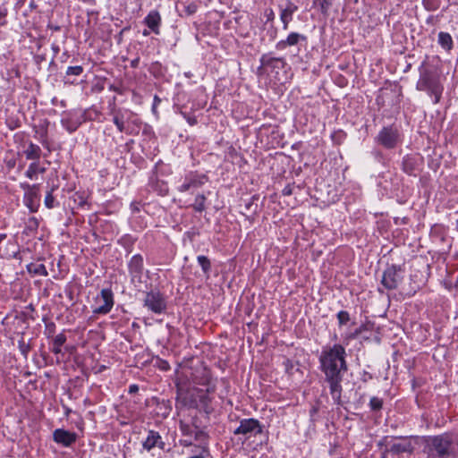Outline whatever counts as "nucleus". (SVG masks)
<instances>
[{"instance_id": "obj_1", "label": "nucleus", "mask_w": 458, "mask_h": 458, "mask_svg": "<svg viewBox=\"0 0 458 458\" xmlns=\"http://www.w3.org/2000/svg\"><path fill=\"white\" fill-rule=\"evenodd\" d=\"M345 349L341 344L326 346L319 356L321 370L330 385V393L335 401L341 398L342 373L347 370Z\"/></svg>"}, {"instance_id": "obj_2", "label": "nucleus", "mask_w": 458, "mask_h": 458, "mask_svg": "<svg viewBox=\"0 0 458 458\" xmlns=\"http://www.w3.org/2000/svg\"><path fill=\"white\" fill-rule=\"evenodd\" d=\"M425 452L429 458H455L458 455V435L442 434L425 440Z\"/></svg>"}, {"instance_id": "obj_3", "label": "nucleus", "mask_w": 458, "mask_h": 458, "mask_svg": "<svg viewBox=\"0 0 458 458\" xmlns=\"http://www.w3.org/2000/svg\"><path fill=\"white\" fill-rule=\"evenodd\" d=\"M417 89L428 91L433 95L435 97L434 103H437L440 100L443 91V87L440 85L438 78L427 71L421 73L417 83Z\"/></svg>"}, {"instance_id": "obj_4", "label": "nucleus", "mask_w": 458, "mask_h": 458, "mask_svg": "<svg viewBox=\"0 0 458 458\" xmlns=\"http://www.w3.org/2000/svg\"><path fill=\"white\" fill-rule=\"evenodd\" d=\"M114 306V296L110 289H102L94 299L92 312L105 315L110 312Z\"/></svg>"}, {"instance_id": "obj_5", "label": "nucleus", "mask_w": 458, "mask_h": 458, "mask_svg": "<svg viewBox=\"0 0 458 458\" xmlns=\"http://www.w3.org/2000/svg\"><path fill=\"white\" fill-rule=\"evenodd\" d=\"M144 307L155 314H161L166 310V301L164 295L158 291L148 292L143 300Z\"/></svg>"}, {"instance_id": "obj_6", "label": "nucleus", "mask_w": 458, "mask_h": 458, "mask_svg": "<svg viewBox=\"0 0 458 458\" xmlns=\"http://www.w3.org/2000/svg\"><path fill=\"white\" fill-rule=\"evenodd\" d=\"M387 445L388 448L382 454V458H394L396 454L413 451L411 441L408 438H394Z\"/></svg>"}, {"instance_id": "obj_7", "label": "nucleus", "mask_w": 458, "mask_h": 458, "mask_svg": "<svg viewBox=\"0 0 458 458\" xmlns=\"http://www.w3.org/2000/svg\"><path fill=\"white\" fill-rule=\"evenodd\" d=\"M262 432V427L259 420L255 419H244L240 421V425L234 429V435H243L245 438L256 436Z\"/></svg>"}, {"instance_id": "obj_8", "label": "nucleus", "mask_w": 458, "mask_h": 458, "mask_svg": "<svg viewBox=\"0 0 458 458\" xmlns=\"http://www.w3.org/2000/svg\"><path fill=\"white\" fill-rule=\"evenodd\" d=\"M403 279V272L400 267L391 266L387 267L382 276L381 283L388 290L395 289Z\"/></svg>"}, {"instance_id": "obj_9", "label": "nucleus", "mask_w": 458, "mask_h": 458, "mask_svg": "<svg viewBox=\"0 0 458 458\" xmlns=\"http://www.w3.org/2000/svg\"><path fill=\"white\" fill-rule=\"evenodd\" d=\"M207 181L206 175L191 172L186 174L183 182L179 186L178 190L181 192L194 191L205 184Z\"/></svg>"}, {"instance_id": "obj_10", "label": "nucleus", "mask_w": 458, "mask_h": 458, "mask_svg": "<svg viewBox=\"0 0 458 458\" xmlns=\"http://www.w3.org/2000/svg\"><path fill=\"white\" fill-rule=\"evenodd\" d=\"M377 139L385 148H392L396 145L399 136L397 130L393 127H386L378 133Z\"/></svg>"}, {"instance_id": "obj_11", "label": "nucleus", "mask_w": 458, "mask_h": 458, "mask_svg": "<svg viewBox=\"0 0 458 458\" xmlns=\"http://www.w3.org/2000/svg\"><path fill=\"white\" fill-rule=\"evenodd\" d=\"M40 203V196L38 185H27V191L24 195V204L30 212H37Z\"/></svg>"}, {"instance_id": "obj_12", "label": "nucleus", "mask_w": 458, "mask_h": 458, "mask_svg": "<svg viewBox=\"0 0 458 458\" xmlns=\"http://www.w3.org/2000/svg\"><path fill=\"white\" fill-rule=\"evenodd\" d=\"M53 438L57 444L63 445L64 446H70L76 441L77 435L68 430L57 428L53 433Z\"/></svg>"}, {"instance_id": "obj_13", "label": "nucleus", "mask_w": 458, "mask_h": 458, "mask_svg": "<svg viewBox=\"0 0 458 458\" xmlns=\"http://www.w3.org/2000/svg\"><path fill=\"white\" fill-rule=\"evenodd\" d=\"M144 23L155 34L158 35L160 33L159 28L161 25V16L157 11H150L145 17Z\"/></svg>"}, {"instance_id": "obj_14", "label": "nucleus", "mask_w": 458, "mask_h": 458, "mask_svg": "<svg viewBox=\"0 0 458 458\" xmlns=\"http://www.w3.org/2000/svg\"><path fill=\"white\" fill-rule=\"evenodd\" d=\"M156 445L163 448L164 443L161 441V437L157 432L150 430L147 438L143 442V447L147 451H150Z\"/></svg>"}, {"instance_id": "obj_15", "label": "nucleus", "mask_w": 458, "mask_h": 458, "mask_svg": "<svg viewBox=\"0 0 458 458\" xmlns=\"http://www.w3.org/2000/svg\"><path fill=\"white\" fill-rule=\"evenodd\" d=\"M296 10H297V6L294 5L292 3H288L286 4V6L284 9L281 10L280 19H281V21L283 22L284 30H286L288 29V24L293 20V14L294 13V12Z\"/></svg>"}, {"instance_id": "obj_16", "label": "nucleus", "mask_w": 458, "mask_h": 458, "mask_svg": "<svg viewBox=\"0 0 458 458\" xmlns=\"http://www.w3.org/2000/svg\"><path fill=\"white\" fill-rule=\"evenodd\" d=\"M19 247L15 242L9 241L4 247L0 248V255L5 259L16 258Z\"/></svg>"}, {"instance_id": "obj_17", "label": "nucleus", "mask_w": 458, "mask_h": 458, "mask_svg": "<svg viewBox=\"0 0 458 458\" xmlns=\"http://www.w3.org/2000/svg\"><path fill=\"white\" fill-rule=\"evenodd\" d=\"M300 39H305V37L299 33L292 32L288 35L286 39L279 41L276 45V47L279 49H284L287 46H295L298 44Z\"/></svg>"}, {"instance_id": "obj_18", "label": "nucleus", "mask_w": 458, "mask_h": 458, "mask_svg": "<svg viewBox=\"0 0 458 458\" xmlns=\"http://www.w3.org/2000/svg\"><path fill=\"white\" fill-rule=\"evenodd\" d=\"M438 44L446 51H449L453 48V38L451 35L447 32H439L438 33Z\"/></svg>"}, {"instance_id": "obj_19", "label": "nucleus", "mask_w": 458, "mask_h": 458, "mask_svg": "<svg viewBox=\"0 0 458 458\" xmlns=\"http://www.w3.org/2000/svg\"><path fill=\"white\" fill-rule=\"evenodd\" d=\"M24 153L28 159L38 161L40 157L41 149L38 145L30 143Z\"/></svg>"}, {"instance_id": "obj_20", "label": "nucleus", "mask_w": 458, "mask_h": 458, "mask_svg": "<svg viewBox=\"0 0 458 458\" xmlns=\"http://www.w3.org/2000/svg\"><path fill=\"white\" fill-rule=\"evenodd\" d=\"M66 341V336L64 334L55 335L53 341L52 352L55 354L62 352V346Z\"/></svg>"}, {"instance_id": "obj_21", "label": "nucleus", "mask_w": 458, "mask_h": 458, "mask_svg": "<svg viewBox=\"0 0 458 458\" xmlns=\"http://www.w3.org/2000/svg\"><path fill=\"white\" fill-rule=\"evenodd\" d=\"M130 269L131 272L140 273L143 267V259L140 256L135 255L130 261Z\"/></svg>"}, {"instance_id": "obj_22", "label": "nucleus", "mask_w": 458, "mask_h": 458, "mask_svg": "<svg viewBox=\"0 0 458 458\" xmlns=\"http://www.w3.org/2000/svg\"><path fill=\"white\" fill-rule=\"evenodd\" d=\"M45 169L40 168L38 162H33L30 165L28 170L26 171V176L30 179H34L38 173H44Z\"/></svg>"}, {"instance_id": "obj_23", "label": "nucleus", "mask_w": 458, "mask_h": 458, "mask_svg": "<svg viewBox=\"0 0 458 458\" xmlns=\"http://www.w3.org/2000/svg\"><path fill=\"white\" fill-rule=\"evenodd\" d=\"M197 259H198V262H199V266L201 267L204 274L207 276V277H208L210 268H211V264H210L209 259L206 256H202V255L198 256Z\"/></svg>"}, {"instance_id": "obj_24", "label": "nucleus", "mask_w": 458, "mask_h": 458, "mask_svg": "<svg viewBox=\"0 0 458 458\" xmlns=\"http://www.w3.org/2000/svg\"><path fill=\"white\" fill-rule=\"evenodd\" d=\"M180 428L183 435H185V436L194 435L196 439H198L199 437L201 435V432L199 430H198L197 428H191L189 425L184 424L182 422H181V424H180Z\"/></svg>"}, {"instance_id": "obj_25", "label": "nucleus", "mask_w": 458, "mask_h": 458, "mask_svg": "<svg viewBox=\"0 0 458 458\" xmlns=\"http://www.w3.org/2000/svg\"><path fill=\"white\" fill-rule=\"evenodd\" d=\"M206 197L203 194H199L195 198V201L192 204L194 210L197 212H202L205 209Z\"/></svg>"}, {"instance_id": "obj_26", "label": "nucleus", "mask_w": 458, "mask_h": 458, "mask_svg": "<svg viewBox=\"0 0 458 458\" xmlns=\"http://www.w3.org/2000/svg\"><path fill=\"white\" fill-rule=\"evenodd\" d=\"M113 122L116 125V127L120 132L124 131L125 127H124V123H123V119L122 115H120L119 114H115L113 118Z\"/></svg>"}, {"instance_id": "obj_27", "label": "nucleus", "mask_w": 458, "mask_h": 458, "mask_svg": "<svg viewBox=\"0 0 458 458\" xmlns=\"http://www.w3.org/2000/svg\"><path fill=\"white\" fill-rule=\"evenodd\" d=\"M338 321L341 325L346 324L350 320V316L347 311L341 310L337 314Z\"/></svg>"}, {"instance_id": "obj_28", "label": "nucleus", "mask_w": 458, "mask_h": 458, "mask_svg": "<svg viewBox=\"0 0 458 458\" xmlns=\"http://www.w3.org/2000/svg\"><path fill=\"white\" fill-rule=\"evenodd\" d=\"M82 72H83V68L81 66H80V65H77V66H70V67H68L66 73L68 75H76V76H78Z\"/></svg>"}, {"instance_id": "obj_29", "label": "nucleus", "mask_w": 458, "mask_h": 458, "mask_svg": "<svg viewBox=\"0 0 458 458\" xmlns=\"http://www.w3.org/2000/svg\"><path fill=\"white\" fill-rule=\"evenodd\" d=\"M370 407L372 410L377 411L381 409L382 401L377 397H372L369 402Z\"/></svg>"}, {"instance_id": "obj_30", "label": "nucleus", "mask_w": 458, "mask_h": 458, "mask_svg": "<svg viewBox=\"0 0 458 458\" xmlns=\"http://www.w3.org/2000/svg\"><path fill=\"white\" fill-rule=\"evenodd\" d=\"M54 197L52 195L51 192H48L45 198V205L48 208H52L54 207Z\"/></svg>"}, {"instance_id": "obj_31", "label": "nucleus", "mask_w": 458, "mask_h": 458, "mask_svg": "<svg viewBox=\"0 0 458 458\" xmlns=\"http://www.w3.org/2000/svg\"><path fill=\"white\" fill-rule=\"evenodd\" d=\"M34 273L35 274H38V275H40V276H47V268L44 265L40 264V265H38L35 269H34Z\"/></svg>"}, {"instance_id": "obj_32", "label": "nucleus", "mask_w": 458, "mask_h": 458, "mask_svg": "<svg viewBox=\"0 0 458 458\" xmlns=\"http://www.w3.org/2000/svg\"><path fill=\"white\" fill-rule=\"evenodd\" d=\"M139 390V386L137 385H131L129 387V393L133 394Z\"/></svg>"}, {"instance_id": "obj_33", "label": "nucleus", "mask_w": 458, "mask_h": 458, "mask_svg": "<svg viewBox=\"0 0 458 458\" xmlns=\"http://www.w3.org/2000/svg\"><path fill=\"white\" fill-rule=\"evenodd\" d=\"M408 161H409V158H406L404 160V170L409 173V174H411L412 173V169L411 168H408Z\"/></svg>"}, {"instance_id": "obj_34", "label": "nucleus", "mask_w": 458, "mask_h": 458, "mask_svg": "<svg viewBox=\"0 0 458 458\" xmlns=\"http://www.w3.org/2000/svg\"><path fill=\"white\" fill-rule=\"evenodd\" d=\"M6 235L4 233L0 234V243L5 239Z\"/></svg>"}, {"instance_id": "obj_35", "label": "nucleus", "mask_w": 458, "mask_h": 458, "mask_svg": "<svg viewBox=\"0 0 458 458\" xmlns=\"http://www.w3.org/2000/svg\"><path fill=\"white\" fill-rule=\"evenodd\" d=\"M143 35H144V36H148V35H149V31H148V30H145L143 31Z\"/></svg>"}, {"instance_id": "obj_36", "label": "nucleus", "mask_w": 458, "mask_h": 458, "mask_svg": "<svg viewBox=\"0 0 458 458\" xmlns=\"http://www.w3.org/2000/svg\"><path fill=\"white\" fill-rule=\"evenodd\" d=\"M189 122L191 123V124H194L196 121L193 119V120H190Z\"/></svg>"}]
</instances>
